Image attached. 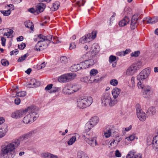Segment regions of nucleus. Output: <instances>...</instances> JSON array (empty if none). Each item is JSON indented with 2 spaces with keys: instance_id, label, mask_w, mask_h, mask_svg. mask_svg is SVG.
Returning a JSON list of instances; mask_svg holds the SVG:
<instances>
[{
  "instance_id": "1",
  "label": "nucleus",
  "mask_w": 158,
  "mask_h": 158,
  "mask_svg": "<svg viewBox=\"0 0 158 158\" xmlns=\"http://www.w3.org/2000/svg\"><path fill=\"white\" fill-rule=\"evenodd\" d=\"M37 132L36 130L31 131L20 136L18 139L11 142L6 141L1 146V153L2 155L6 158H13L15 155V150L20 145L22 141L29 139Z\"/></svg>"
},
{
  "instance_id": "2",
  "label": "nucleus",
  "mask_w": 158,
  "mask_h": 158,
  "mask_svg": "<svg viewBox=\"0 0 158 158\" xmlns=\"http://www.w3.org/2000/svg\"><path fill=\"white\" fill-rule=\"evenodd\" d=\"M39 110L38 108L36 106V108L34 110L32 111L29 110L27 112L29 114L23 118V122L26 124L31 123L33 122L39 117V114L37 112Z\"/></svg>"
},
{
  "instance_id": "3",
  "label": "nucleus",
  "mask_w": 158,
  "mask_h": 158,
  "mask_svg": "<svg viewBox=\"0 0 158 158\" xmlns=\"http://www.w3.org/2000/svg\"><path fill=\"white\" fill-rule=\"evenodd\" d=\"M101 100L102 105L105 106L108 105L110 107H112L116 104L118 101L112 98L110 94L108 93L104 94L102 96Z\"/></svg>"
},
{
  "instance_id": "4",
  "label": "nucleus",
  "mask_w": 158,
  "mask_h": 158,
  "mask_svg": "<svg viewBox=\"0 0 158 158\" xmlns=\"http://www.w3.org/2000/svg\"><path fill=\"white\" fill-rule=\"evenodd\" d=\"M92 102L91 97H82L77 99V105L80 108H84L89 106Z\"/></svg>"
},
{
  "instance_id": "5",
  "label": "nucleus",
  "mask_w": 158,
  "mask_h": 158,
  "mask_svg": "<svg viewBox=\"0 0 158 158\" xmlns=\"http://www.w3.org/2000/svg\"><path fill=\"white\" fill-rule=\"evenodd\" d=\"M36 108L35 106H29L27 108L21 109L15 111L12 113L11 116L13 118H18L23 117L26 114L29 110L32 111L34 110Z\"/></svg>"
},
{
  "instance_id": "6",
  "label": "nucleus",
  "mask_w": 158,
  "mask_h": 158,
  "mask_svg": "<svg viewBox=\"0 0 158 158\" xmlns=\"http://www.w3.org/2000/svg\"><path fill=\"white\" fill-rule=\"evenodd\" d=\"M36 38L34 39L35 41H38L37 44L34 47V49L36 51H40L46 48L48 45L45 40H42L41 38L39 35H37Z\"/></svg>"
},
{
  "instance_id": "7",
  "label": "nucleus",
  "mask_w": 158,
  "mask_h": 158,
  "mask_svg": "<svg viewBox=\"0 0 158 158\" xmlns=\"http://www.w3.org/2000/svg\"><path fill=\"white\" fill-rule=\"evenodd\" d=\"M141 65V63L139 61L133 63L127 69L126 75L127 76H132L135 74L138 70Z\"/></svg>"
},
{
  "instance_id": "8",
  "label": "nucleus",
  "mask_w": 158,
  "mask_h": 158,
  "mask_svg": "<svg viewBox=\"0 0 158 158\" xmlns=\"http://www.w3.org/2000/svg\"><path fill=\"white\" fill-rule=\"evenodd\" d=\"M76 76V75L73 73L65 74L59 77L58 81L60 82H68L72 80Z\"/></svg>"
},
{
  "instance_id": "9",
  "label": "nucleus",
  "mask_w": 158,
  "mask_h": 158,
  "mask_svg": "<svg viewBox=\"0 0 158 158\" xmlns=\"http://www.w3.org/2000/svg\"><path fill=\"white\" fill-rule=\"evenodd\" d=\"M150 73V69L148 68L143 70L137 76V79L141 82V81H143L146 79L149 76Z\"/></svg>"
},
{
  "instance_id": "10",
  "label": "nucleus",
  "mask_w": 158,
  "mask_h": 158,
  "mask_svg": "<svg viewBox=\"0 0 158 158\" xmlns=\"http://www.w3.org/2000/svg\"><path fill=\"white\" fill-rule=\"evenodd\" d=\"M41 38L42 40H44L48 44L51 42L54 44H58L59 43V41L57 40L58 39L56 37H54L52 38V36L50 35H47V36L44 35H39Z\"/></svg>"
},
{
  "instance_id": "11",
  "label": "nucleus",
  "mask_w": 158,
  "mask_h": 158,
  "mask_svg": "<svg viewBox=\"0 0 158 158\" xmlns=\"http://www.w3.org/2000/svg\"><path fill=\"white\" fill-rule=\"evenodd\" d=\"M136 114L139 119L141 121H144L147 118L145 113L143 112L139 104H138L136 106Z\"/></svg>"
},
{
  "instance_id": "12",
  "label": "nucleus",
  "mask_w": 158,
  "mask_h": 158,
  "mask_svg": "<svg viewBox=\"0 0 158 158\" xmlns=\"http://www.w3.org/2000/svg\"><path fill=\"white\" fill-rule=\"evenodd\" d=\"M142 18L141 15L138 14L133 15L131 18V28L132 29H134L138 25L137 21Z\"/></svg>"
},
{
  "instance_id": "13",
  "label": "nucleus",
  "mask_w": 158,
  "mask_h": 158,
  "mask_svg": "<svg viewBox=\"0 0 158 158\" xmlns=\"http://www.w3.org/2000/svg\"><path fill=\"white\" fill-rule=\"evenodd\" d=\"M83 139L89 145L92 147H94L97 145V141L95 138L90 137L89 135L86 134L83 135Z\"/></svg>"
},
{
  "instance_id": "14",
  "label": "nucleus",
  "mask_w": 158,
  "mask_h": 158,
  "mask_svg": "<svg viewBox=\"0 0 158 158\" xmlns=\"http://www.w3.org/2000/svg\"><path fill=\"white\" fill-rule=\"evenodd\" d=\"M84 61L81 62L79 65L80 66V69H85L93 65L94 63V61L92 59L88 60L85 59Z\"/></svg>"
},
{
  "instance_id": "15",
  "label": "nucleus",
  "mask_w": 158,
  "mask_h": 158,
  "mask_svg": "<svg viewBox=\"0 0 158 158\" xmlns=\"http://www.w3.org/2000/svg\"><path fill=\"white\" fill-rule=\"evenodd\" d=\"M97 53V52L96 50L93 49L91 51L87 52L86 54L83 55L80 58V61H83L84 59H87V58L86 57L91 59L93 57L95 56Z\"/></svg>"
},
{
  "instance_id": "16",
  "label": "nucleus",
  "mask_w": 158,
  "mask_h": 158,
  "mask_svg": "<svg viewBox=\"0 0 158 158\" xmlns=\"http://www.w3.org/2000/svg\"><path fill=\"white\" fill-rule=\"evenodd\" d=\"M152 143V149L155 152H158V135L153 138Z\"/></svg>"
},
{
  "instance_id": "17",
  "label": "nucleus",
  "mask_w": 158,
  "mask_h": 158,
  "mask_svg": "<svg viewBox=\"0 0 158 158\" xmlns=\"http://www.w3.org/2000/svg\"><path fill=\"white\" fill-rule=\"evenodd\" d=\"M138 85L139 88H140L143 90V91L152 92L151 87L148 85L143 84L140 81L138 82Z\"/></svg>"
},
{
  "instance_id": "18",
  "label": "nucleus",
  "mask_w": 158,
  "mask_h": 158,
  "mask_svg": "<svg viewBox=\"0 0 158 158\" xmlns=\"http://www.w3.org/2000/svg\"><path fill=\"white\" fill-rule=\"evenodd\" d=\"M121 92V89L117 88H114L112 91V94L113 96V99L114 100H118L117 99Z\"/></svg>"
},
{
  "instance_id": "19",
  "label": "nucleus",
  "mask_w": 158,
  "mask_h": 158,
  "mask_svg": "<svg viewBox=\"0 0 158 158\" xmlns=\"http://www.w3.org/2000/svg\"><path fill=\"white\" fill-rule=\"evenodd\" d=\"M157 21L158 18L156 17L153 18H151L148 17L144 18L143 21V22L144 23L146 21L148 23L154 24L156 23Z\"/></svg>"
},
{
  "instance_id": "20",
  "label": "nucleus",
  "mask_w": 158,
  "mask_h": 158,
  "mask_svg": "<svg viewBox=\"0 0 158 158\" xmlns=\"http://www.w3.org/2000/svg\"><path fill=\"white\" fill-rule=\"evenodd\" d=\"M46 7L45 4L40 3L37 4L36 7V11L37 14H39L43 12Z\"/></svg>"
},
{
  "instance_id": "21",
  "label": "nucleus",
  "mask_w": 158,
  "mask_h": 158,
  "mask_svg": "<svg viewBox=\"0 0 158 158\" xmlns=\"http://www.w3.org/2000/svg\"><path fill=\"white\" fill-rule=\"evenodd\" d=\"M88 77H85L81 79V81L85 82H88L89 83H92L95 82L94 76H90Z\"/></svg>"
},
{
  "instance_id": "22",
  "label": "nucleus",
  "mask_w": 158,
  "mask_h": 158,
  "mask_svg": "<svg viewBox=\"0 0 158 158\" xmlns=\"http://www.w3.org/2000/svg\"><path fill=\"white\" fill-rule=\"evenodd\" d=\"M130 21V19L127 16H125L123 19L119 22V25L120 26H124Z\"/></svg>"
},
{
  "instance_id": "23",
  "label": "nucleus",
  "mask_w": 158,
  "mask_h": 158,
  "mask_svg": "<svg viewBox=\"0 0 158 158\" xmlns=\"http://www.w3.org/2000/svg\"><path fill=\"white\" fill-rule=\"evenodd\" d=\"M40 82L37 81L35 79H32L30 80L28 85H32L31 87L34 88L40 85Z\"/></svg>"
},
{
  "instance_id": "24",
  "label": "nucleus",
  "mask_w": 158,
  "mask_h": 158,
  "mask_svg": "<svg viewBox=\"0 0 158 158\" xmlns=\"http://www.w3.org/2000/svg\"><path fill=\"white\" fill-rule=\"evenodd\" d=\"M7 126L6 125H4V127L2 126L0 128V138L4 137L7 131Z\"/></svg>"
},
{
  "instance_id": "25",
  "label": "nucleus",
  "mask_w": 158,
  "mask_h": 158,
  "mask_svg": "<svg viewBox=\"0 0 158 158\" xmlns=\"http://www.w3.org/2000/svg\"><path fill=\"white\" fill-rule=\"evenodd\" d=\"M55 155L48 152L42 153L41 156L42 158H53Z\"/></svg>"
},
{
  "instance_id": "26",
  "label": "nucleus",
  "mask_w": 158,
  "mask_h": 158,
  "mask_svg": "<svg viewBox=\"0 0 158 158\" xmlns=\"http://www.w3.org/2000/svg\"><path fill=\"white\" fill-rule=\"evenodd\" d=\"M97 32L96 31L92 32L91 33L89 34L86 35L87 40H89V41L91 40L94 39L96 37Z\"/></svg>"
},
{
  "instance_id": "27",
  "label": "nucleus",
  "mask_w": 158,
  "mask_h": 158,
  "mask_svg": "<svg viewBox=\"0 0 158 158\" xmlns=\"http://www.w3.org/2000/svg\"><path fill=\"white\" fill-rule=\"evenodd\" d=\"M72 89L71 86H65L64 87L62 90V93L65 94H72Z\"/></svg>"
},
{
  "instance_id": "28",
  "label": "nucleus",
  "mask_w": 158,
  "mask_h": 158,
  "mask_svg": "<svg viewBox=\"0 0 158 158\" xmlns=\"http://www.w3.org/2000/svg\"><path fill=\"white\" fill-rule=\"evenodd\" d=\"M99 121L98 118L97 117L94 116L92 117L89 120V122L93 126H95L98 123Z\"/></svg>"
},
{
  "instance_id": "29",
  "label": "nucleus",
  "mask_w": 158,
  "mask_h": 158,
  "mask_svg": "<svg viewBox=\"0 0 158 158\" xmlns=\"http://www.w3.org/2000/svg\"><path fill=\"white\" fill-rule=\"evenodd\" d=\"M24 25L26 27L30 28L32 31L33 30L34 25L32 22L29 21H27L24 22Z\"/></svg>"
},
{
  "instance_id": "30",
  "label": "nucleus",
  "mask_w": 158,
  "mask_h": 158,
  "mask_svg": "<svg viewBox=\"0 0 158 158\" xmlns=\"http://www.w3.org/2000/svg\"><path fill=\"white\" fill-rule=\"evenodd\" d=\"M80 69H81L80 67L79 64H74L70 68V70L73 72H76Z\"/></svg>"
},
{
  "instance_id": "31",
  "label": "nucleus",
  "mask_w": 158,
  "mask_h": 158,
  "mask_svg": "<svg viewBox=\"0 0 158 158\" xmlns=\"http://www.w3.org/2000/svg\"><path fill=\"white\" fill-rule=\"evenodd\" d=\"M78 158H87V155L84 152L82 151L79 152L77 154Z\"/></svg>"
},
{
  "instance_id": "32",
  "label": "nucleus",
  "mask_w": 158,
  "mask_h": 158,
  "mask_svg": "<svg viewBox=\"0 0 158 158\" xmlns=\"http://www.w3.org/2000/svg\"><path fill=\"white\" fill-rule=\"evenodd\" d=\"M156 111L155 107H151L149 108L147 113L149 114V115H153L156 113Z\"/></svg>"
},
{
  "instance_id": "33",
  "label": "nucleus",
  "mask_w": 158,
  "mask_h": 158,
  "mask_svg": "<svg viewBox=\"0 0 158 158\" xmlns=\"http://www.w3.org/2000/svg\"><path fill=\"white\" fill-rule=\"evenodd\" d=\"M59 6V2H56L53 3L52 7L51 9L52 11H55L58 9Z\"/></svg>"
},
{
  "instance_id": "34",
  "label": "nucleus",
  "mask_w": 158,
  "mask_h": 158,
  "mask_svg": "<svg viewBox=\"0 0 158 158\" xmlns=\"http://www.w3.org/2000/svg\"><path fill=\"white\" fill-rule=\"evenodd\" d=\"M60 61L61 63L63 64H65L68 63V60L65 56H62L60 57Z\"/></svg>"
},
{
  "instance_id": "35",
  "label": "nucleus",
  "mask_w": 158,
  "mask_h": 158,
  "mask_svg": "<svg viewBox=\"0 0 158 158\" xmlns=\"http://www.w3.org/2000/svg\"><path fill=\"white\" fill-rule=\"evenodd\" d=\"M76 137L75 136H73L68 142V144L69 145H72L76 141Z\"/></svg>"
},
{
  "instance_id": "36",
  "label": "nucleus",
  "mask_w": 158,
  "mask_h": 158,
  "mask_svg": "<svg viewBox=\"0 0 158 158\" xmlns=\"http://www.w3.org/2000/svg\"><path fill=\"white\" fill-rule=\"evenodd\" d=\"M124 14L127 15L128 17V16H130L132 14V10L130 8H126L124 10Z\"/></svg>"
},
{
  "instance_id": "37",
  "label": "nucleus",
  "mask_w": 158,
  "mask_h": 158,
  "mask_svg": "<svg viewBox=\"0 0 158 158\" xmlns=\"http://www.w3.org/2000/svg\"><path fill=\"white\" fill-rule=\"evenodd\" d=\"M29 55V54L27 53L23 56H21L18 60V62H22Z\"/></svg>"
},
{
  "instance_id": "38",
  "label": "nucleus",
  "mask_w": 158,
  "mask_h": 158,
  "mask_svg": "<svg viewBox=\"0 0 158 158\" xmlns=\"http://www.w3.org/2000/svg\"><path fill=\"white\" fill-rule=\"evenodd\" d=\"M71 89H72V94L74 92L77 91L80 88V87L78 85H74L71 86Z\"/></svg>"
},
{
  "instance_id": "39",
  "label": "nucleus",
  "mask_w": 158,
  "mask_h": 158,
  "mask_svg": "<svg viewBox=\"0 0 158 158\" xmlns=\"http://www.w3.org/2000/svg\"><path fill=\"white\" fill-rule=\"evenodd\" d=\"M13 32V31L10 29L7 32L4 33V35L7 36L8 38H11L13 37L12 33Z\"/></svg>"
},
{
  "instance_id": "40",
  "label": "nucleus",
  "mask_w": 158,
  "mask_h": 158,
  "mask_svg": "<svg viewBox=\"0 0 158 158\" xmlns=\"http://www.w3.org/2000/svg\"><path fill=\"white\" fill-rule=\"evenodd\" d=\"M152 92H147L143 91V96L145 98H149L152 94Z\"/></svg>"
},
{
  "instance_id": "41",
  "label": "nucleus",
  "mask_w": 158,
  "mask_h": 158,
  "mask_svg": "<svg viewBox=\"0 0 158 158\" xmlns=\"http://www.w3.org/2000/svg\"><path fill=\"white\" fill-rule=\"evenodd\" d=\"M79 41L80 42L83 44L89 42V40H87L86 36L85 35L81 38L79 40Z\"/></svg>"
},
{
  "instance_id": "42",
  "label": "nucleus",
  "mask_w": 158,
  "mask_h": 158,
  "mask_svg": "<svg viewBox=\"0 0 158 158\" xmlns=\"http://www.w3.org/2000/svg\"><path fill=\"white\" fill-rule=\"evenodd\" d=\"M94 126H93V125L91 124L90 122L89 121L87 122L86 125L85 126V129L87 131H89L90 129H91Z\"/></svg>"
},
{
  "instance_id": "43",
  "label": "nucleus",
  "mask_w": 158,
  "mask_h": 158,
  "mask_svg": "<svg viewBox=\"0 0 158 158\" xmlns=\"http://www.w3.org/2000/svg\"><path fill=\"white\" fill-rule=\"evenodd\" d=\"M3 14L4 16H9L11 13V11L10 10H2L0 11Z\"/></svg>"
},
{
  "instance_id": "44",
  "label": "nucleus",
  "mask_w": 158,
  "mask_h": 158,
  "mask_svg": "<svg viewBox=\"0 0 158 158\" xmlns=\"http://www.w3.org/2000/svg\"><path fill=\"white\" fill-rule=\"evenodd\" d=\"M111 130L110 129H109L104 132V135L105 137L108 138L111 135Z\"/></svg>"
},
{
  "instance_id": "45",
  "label": "nucleus",
  "mask_w": 158,
  "mask_h": 158,
  "mask_svg": "<svg viewBox=\"0 0 158 158\" xmlns=\"http://www.w3.org/2000/svg\"><path fill=\"white\" fill-rule=\"evenodd\" d=\"M26 94V92L25 91H23L17 92L16 96L19 97H23L25 96Z\"/></svg>"
},
{
  "instance_id": "46",
  "label": "nucleus",
  "mask_w": 158,
  "mask_h": 158,
  "mask_svg": "<svg viewBox=\"0 0 158 158\" xmlns=\"http://www.w3.org/2000/svg\"><path fill=\"white\" fill-rule=\"evenodd\" d=\"M98 73L97 70L96 69H92L90 72V76H95L96 74Z\"/></svg>"
},
{
  "instance_id": "47",
  "label": "nucleus",
  "mask_w": 158,
  "mask_h": 158,
  "mask_svg": "<svg viewBox=\"0 0 158 158\" xmlns=\"http://www.w3.org/2000/svg\"><path fill=\"white\" fill-rule=\"evenodd\" d=\"M110 84L113 86H116L118 84V81L116 79H112L110 81Z\"/></svg>"
},
{
  "instance_id": "48",
  "label": "nucleus",
  "mask_w": 158,
  "mask_h": 158,
  "mask_svg": "<svg viewBox=\"0 0 158 158\" xmlns=\"http://www.w3.org/2000/svg\"><path fill=\"white\" fill-rule=\"evenodd\" d=\"M140 54V52L139 51H135L134 52L132 53L131 56L132 57H137Z\"/></svg>"
},
{
  "instance_id": "49",
  "label": "nucleus",
  "mask_w": 158,
  "mask_h": 158,
  "mask_svg": "<svg viewBox=\"0 0 158 158\" xmlns=\"http://www.w3.org/2000/svg\"><path fill=\"white\" fill-rule=\"evenodd\" d=\"M2 64L3 66H7L9 64V63L8 60L6 59H3L1 60Z\"/></svg>"
},
{
  "instance_id": "50",
  "label": "nucleus",
  "mask_w": 158,
  "mask_h": 158,
  "mask_svg": "<svg viewBox=\"0 0 158 158\" xmlns=\"http://www.w3.org/2000/svg\"><path fill=\"white\" fill-rule=\"evenodd\" d=\"M61 90V88L60 87H53L52 88V89L51 90L50 93H55L56 92H58L60 91Z\"/></svg>"
},
{
  "instance_id": "51",
  "label": "nucleus",
  "mask_w": 158,
  "mask_h": 158,
  "mask_svg": "<svg viewBox=\"0 0 158 158\" xmlns=\"http://www.w3.org/2000/svg\"><path fill=\"white\" fill-rule=\"evenodd\" d=\"M102 78L103 77H101L94 76L95 82H100L102 80Z\"/></svg>"
},
{
  "instance_id": "52",
  "label": "nucleus",
  "mask_w": 158,
  "mask_h": 158,
  "mask_svg": "<svg viewBox=\"0 0 158 158\" xmlns=\"http://www.w3.org/2000/svg\"><path fill=\"white\" fill-rule=\"evenodd\" d=\"M128 155H129L131 157V158H133V157L135 156V152L134 151L132 150L130 152Z\"/></svg>"
},
{
  "instance_id": "53",
  "label": "nucleus",
  "mask_w": 158,
  "mask_h": 158,
  "mask_svg": "<svg viewBox=\"0 0 158 158\" xmlns=\"http://www.w3.org/2000/svg\"><path fill=\"white\" fill-rule=\"evenodd\" d=\"M26 46L25 43H22L20 45H18V48L20 49H23L26 47Z\"/></svg>"
},
{
  "instance_id": "54",
  "label": "nucleus",
  "mask_w": 158,
  "mask_h": 158,
  "mask_svg": "<svg viewBox=\"0 0 158 158\" xmlns=\"http://www.w3.org/2000/svg\"><path fill=\"white\" fill-rule=\"evenodd\" d=\"M28 11L32 13L37 14L36 11V9H35L33 8L29 9H28Z\"/></svg>"
},
{
  "instance_id": "55",
  "label": "nucleus",
  "mask_w": 158,
  "mask_h": 158,
  "mask_svg": "<svg viewBox=\"0 0 158 158\" xmlns=\"http://www.w3.org/2000/svg\"><path fill=\"white\" fill-rule=\"evenodd\" d=\"M76 46L74 43H72L70 44L69 49L70 50H72L76 48Z\"/></svg>"
},
{
  "instance_id": "56",
  "label": "nucleus",
  "mask_w": 158,
  "mask_h": 158,
  "mask_svg": "<svg viewBox=\"0 0 158 158\" xmlns=\"http://www.w3.org/2000/svg\"><path fill=\"white\" fill-rule=\"evenodd\" d=\"M116 57L115 56L111 55L109 57V60L112 62L116 60Z\"/></svg>"
},
{
  "instance_id": "57",
  "label": "nucleus",
  "mask_w": 158,
  "mask_h": 158,
  "mask_svg": "<svg viewBox=\"0 0 158 158\" xmlns=\"http://www.w3.org/2000/svg\"><path fill=\"white\" fill-rule=\"evenodd\" d=\"M18 53V49H15V50H13L10 52V55H12L15 54L16 55Z\"/></svg>"
},
{
  "instance_id": "58",
  "label": "nucleus",
  "mask_w": 158,
  "mask_h": 158,
  "mask_svg": "<svg viewBox=\"0 0 158 158\" xmlns=\"http://www.w3.org/2000/svg\"><path fill=\"white\" fill-rule=\"evenodd\" d=\"M52 84H50L48 85L47 86L45 87V89L46 90H48L51 89L52 88Z\"/></svg>"
},
{
  "instance_id": "59",
  "label": "nucleus",
  "mask_w": 158,
  "mask_h": 158,
  "mask_svg": "<svg viewBox=\"0 0 158 158\" xmlns=\"http://www.w3.org/2000/svg\"><path fill=\"white\" fill-rule=\"evenodd\" d=\"M131 52V50L130 49H127L125 51H123V56H124L125 55Z\"/></svg>"
},
{
  "instance_id": "60",
  "label": "nucleus",
  "mask_w": 158,
  "mask_h": 158,
  "mask_svg": "<svg viewBox=\"0 0 158 158\" xmlns=\"http://www.w3.org/2000/svg\"><path fill=\"white\" fill-rule=\"evenodd\" d=\"M14 102L16 105H18L20 102V99L19 98H16L15 99Z\"/></svg>"
},
{
  "instance_id": "61",
  "label": "nucleus",
  "mask_w": 158,
  "mask_h": 158,
  "mask_svg": "<svg viewBox=\"0 0 158 158\" xmlns=\"http://www.w3.org/2000/svg\"><path fill=\"white\" fill-rule=\"evenodd\" d=\"M135 138V135L134 134H133L131 135H130L129 137V139L131 141H133Z\"/></svg>"
},
{
  "instance_id": "62",
  "label": "nucleus",
  "mask_w": 158,
  "mask_h": 158,
  "mask_svg": "<svg viewBox=\"0 0 158 158\" xmlns=\"http://www.w3.org/2000/svg\"><path fill=\"white\" fill-rule=\"evenodd\" d=\"M7 6L10 7V8L8 10H10V11L14 10V6L12 4H10L7 5Z\"/></svg>"
},
{
  "instance_id": "63",
  "label": "nucleus",
  "mask_w": 158,
  "mask_h": 158,
  "mask_svg": "<svg viewBox=\"0 0 158 158\" xmlns=\"http://www.w3.org/2000/svg\"><path fill=\"white\" fill-rule=\"evenodd\" d=\"M115 156L117 157H120L121 156V154L120 153L118 150H116L115 153Z\"/></svg>"
},
{
  "instance_id": "64",
  "label": "nucleus",
  "mask_w": 158,
  "mask_h": 158,
  "mask_svg": "<svg viewBox=\"0 0 158 158\" xmlns=\"http://www.w3.org/2000/svg\"><path fill=\"white\" fill-rule=\"evenodd\" d=\"M2 41V44L3 46H5V42L6 40L3 37H2L1 39Z\"/></svg>"
}]
</instances>
